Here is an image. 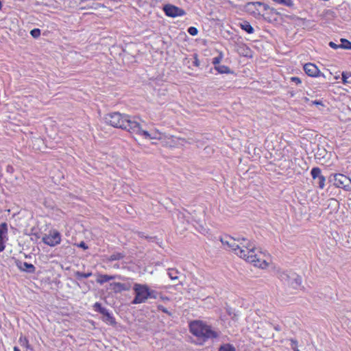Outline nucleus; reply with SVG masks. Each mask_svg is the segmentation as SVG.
Segmentation results:
<instances>
[{"label": "nucleus", "instance_id": "1", "mask_svg": "<svg viewBox=\"0 0 351 351\" xmlns=\"http://www.w3.org/2000/svg\"><path fill=\"white\" fill-rule=\"evenodd\" d=\"M224 246H227L240 258L252 263L254 266L265 269L268 267L269 257L262 252H256L255 245L244 237L237 238L226 236L221 239Z\"/></svg>", "mask_w": 351, "mask_h": 351}, {"label": "nucleus", "instance_id": "2", "mask_svg": "<svg viewBox=\"0 0 351 351\" xmlns=\"http://www.w3.org/2000/svg\"><path fill=\"white\" fill-rule=\"evenodd\" d=\"M104 120L107 124L114 128L125 130L131 134L141 136L145 139H152L150 134L143 128L139 119L135 117L114 112L107 114Z\"/></svg>", "mask_w": 351, "mask_h": 351}, {"label": "nucleus", "instance_id": "3", "mask_svg": "<svg viewBox=\"0 0 351 351\" xmlns=\"http://www.w3.org/2000/svg\"><path fill=\"white\" fill-rule=\"evenodd\" d=\"M189 328L191 332L197 337L199 344H203L208 340H213L219 337V332L217 330L202 321L192 322Z\"/></svg>", "mask_w": 351, "mask_h": 351}, {"label": "nucleus", "instance_id": "4", "mask_svg": "<svg viewBox=\"0 0 351 351\" xmlns=\"http://www.w3.org/2000/svg\"><path fill=\"white\" fill-rule=\"evenodd\" d=\"M133 289L135 293V298L132 301V304H141L145 302L150 295V292L146 285L140 284H134Z\"/></svg>", "mask_w": 351, "mask_h": 351}, {"label": "nucleus", "instance_id": "5", "mask_svg": "<svg viewBox=\"0 0 351 351\" xmlns=\"http://www.w3.org/2000/svg\"><path fill=\"white\" fill-rule=\"evenodd\" d=\"M334 185L346 191H351V179L343 174L337 173L334 176Z\"/></svg>", "mask_w": 351, "mask_h": 351}, {"label": "nucleus", "instance_id": "6", "mask_svg": "<svg viewBox=\"0 0 351 351\" xmlns=\"http://www.w3.org/2000/svg\"><path fill=\"white\" fill-rule=\"evenodd\" d=\"M95 311L99 312L103 315L102 320L106 324L114 326L116 324L114 317L110 313L108 310L101 306L99 302H95L93 305Z\"/></svg>", "mask_w": 351, "mask_h": 351}, {"label": "nucleus", "instance_id": "7", "mask_svg": "<svg viewBox=\"0 0 351 351\" xmlns=\"http://www.w3.org/2000/svg\"><path fill=\"white\" fill-rule=\"evenodd\" d=\"M42 241L44 243L51 247H54L61 242L60 233L56 230H50L48 234H45Z\"/></svg>", "mask_w": 351, "mask_h": 351}, {"label": "nucleus", "instance_id": "8", "mask_svg": "<svg viewBox=\"0 0 351 351\" xmlns=\"http://www.w3.org/2000/svg\"><path fill=\"white\" fill-rule=\"evenodd\" d=\"M163 10L167 16L173 18L182 16L186 14L183 9L171 4L164 5Z\"/></svg>", "mask_w": 351, "mask_h": 351}, {"label": "nucleus", "instance_id": "9", "mask_svg": "<svg viewBox=\"0 0 351 351\" xmlns=\"http://www.w3.org/2000/svg\"><path fill=\"white\" fill-rule=\"evenodd\" d=\"M8 229L6 223L0 224V252L5 248V243L8 241Z\"/></svg>", "mask_w": 351, "mask_h": 351}, {"label": "nucleus", "instance_id": "10", "mask_svg": "<svg viewBox=\"0 0 351 351\" xmlns=\"http://www.w3.org/2000/svg\"><path fill=\"white\" fill-rule=\"evenodd\" d=\"M304 70L305 73L310 77H319L322 76L325 77L324 75L322 73L317 66L313 63H306L304 65Z\"/></svg>", "mask_w": 351, "mask_h": 351}, {"label": "nucleus", "instance_id": "11", "mask_svg": "<svg viewBox=\"0 0 351 351\" xmlns=\"http://www.w3.org/2000/svg\"><path fill=\"white\" fill-rule=\"evenodd\" d=\"M121 277L119 275H107V274H99L97 276L96 282L99 285H103L111 280L121 279Z\"/></svg>", "mask_w": 351, "mask_h": 351}, {"label": "nucleus", "instance_id": "12", "mask_svg": "<svg viewBox=\"0 0 351 351\" xmlns=\"http://www.w3.org/2000/svg\"><path fill=\"white\" fill-rule=\"evenodd\" d=\"M17 266L20 270L29 274L34 273L36 270V267L32 264L26 262L20 261L17 263Z\"/></svg>", "mask_w": 351, "mask_h": 351}, {"label": "nucleus", "instance_id": "13", "mask_svg": "<svg viewBox=\"0 0 351 351\" xmlns=\"http://www.w3.org/2000/svg\"><path fill=\"white\" fill-rule=\"evenodd\" d=\"M110 287L116 293L121 292L122 291H128L130 289L129 284L121 282L110 283Z\"/></svg>", "mask_w": 351, "mask_h": 351}, {"label": "nucleus", "instance_id": "14", "mask_svg": "<svg viewBox=\"0 0 351 351\" xmlns=\"http://www.w3.org/2000/svg\"><path fill=\"white\" fill-rule=\"evenodd\" d=\"M293 272L288 273L284 270H278L277 271V277L285 284L287 285L289 280H291L290 276H292Z\"/></svg>", "mask_w": 351, "mask_h": 351}, {"label": "nucleus", "instance_id": "15", "mask_svg": "<svg viewBox=\"0 0 351 351\" xmlns=\"http://www.w3.org/2000/svg\"><path fill=\"white\" fill-rule=\"evenodd\" d=\"M291 280L288 282L287 285L293 287V289H298L302 284V278L298 274L293 273L292 276H290Z\"/></svg>", "mask_w": 351, "mask_h": 351}, {"label": "nucleus", "instance_id": "16", "mask_svg": "<svg viewBox=\"0 0 351 351\" xmlns=\"http://www.w3.org/2000/svg\"><path fill=\"white\" fill-rule=\"evenodd\" d=\"M180 271L176 268H169L167 269V275L171 280H178Z\"/></svg>", "mask_w": 351, "mask_h": 351}, {"label": "nucleus", "instance_id": "17", "mask_svg": "<svg viewBox=\"0 0 351 351\" xmlns=\"http://www.w3.org/2000/svg\"><path fill=\"white\" fill-rule=\"evenodd\" d=\"M215 69L216 71H217L218 73H221V74H223V73L228 74V73H232L230 69L226 65L219 64L217 66H215Z\"/></svg>", "mask_w": 351, "mask_h": 351}, {"label": "nucleus", "instance_id": "18", "mask_svg": "<svg viewBox=\"0 0 351 351\" xmlns=\"http://www.w3.org/2000/svg\"><path fill=\"white\" fill-rule=\"evenodd\" d=\"M177 217L178 219L180 221V222L182 224L183 229H186V225L189 223L188 219H185V215L182 212H178L177 213Z\"/></svg>", "mask_w": 351, "mask_h": 351}, {"label": "nucleus", "instance_id": "19", "mask_svg": "<svg viewBox=\"0 0 351 351\" xmlns=\"http://www.w3.org/2000/svg\"><path fill=\"white\" fill-rule=\"evenodd\" d=\"M241 28L247 32L248 34H252L254 33V28L252 27V25L250 24L247 21H243L240 24Z\"/></svg>", "mask_w": 351, "mask_h": 351}, {"label": "nucleus", "instance_id": "20", "mask_svg": "<svg viewBox=\"0 0 351 351\" xmlns=\"http://www.w3.org/2000/svg\"><path fill=\"white\" fill-rule=\"evenodd\" d=\"M247 5L252 6L256 9H258V8L259 7H263L264 10H267L268 9H269V6L268 5L261 3L260 1L250 2L247 3Z\"/></svg>", "mask_w": 351, "mask_h": 351}, {"label": "nucleus", "instance_id": "21", "mask_svg": "<svg viewBox=\"0 0 351 351\" xmlns=\"http://www.w3.org/2000/svg\"><path fill=\"white\" fill-rule=\"evenodd\" d=\"M155 300H157V302L159 301L163 302L164 303L169 302V298L167 295H162L161 293L155 291Z\"/></svg>", "mask_w": 351, "mask_h": 351}, {"label": "nucleus", "instance_id": "22", "mask_svg": "<svg viewBox=\"0 0 351 351\" xmlns=\"http://www.w3.org/2000/svg\"><path fill=\"white\" fill-rule=\"evenodd\" d=\"M311 174L314 180H317L322 175L321 169L319 167H314L311 169Z\"/></svg>", "mask_w": 351, "mask_h": 351}, {"label": "nucleus", "instance_id": "23", "mask_svg": "<svg viewBox=\"0 0 351 351\" xmlns=\"http://www.w3.org/2000/svg\"><path fill=\"white\" fill-rule=\"evenodd\" d=\"M92 274V272L83 273L79 271L75 272V276L78 280H81L82 278H87L88 277H90Z\"/></svg>", "mask_w": 351, "mask_h": 351}, {"label": "nucleus", "instance_id": "24", "mask_svg": "<svg viewBox=\"0 0 351 351\" xmlns=\"http://www.w3.org/2000/svg\"><path fill=\"white\" fill-rule=\"evenodd\" d=\"M124 256H125V255L123 254L120 253V252H116V253L111 254L110 256V257L108 258V260L110 261H117V260L122 259Z\"/></svg>", "mask_w": 351, "mask_h": 351}, {"label": "nucleus", "instance_id": "25", "mask_svg": "<svg viewBox=\"0 0 351 351\" xmlns=\"http://www.w3.org/2000/svg\"><path fill=\"white\" fill-rule=\"evenodd\" d=\"M340 41H341V49H351V42H350L349 40H348L345 38H341L340 40Z\"/></svg>", "mask_w": 351, "mask_h": 351}, {"label": "nucleus", "instance_id": "26", "mask_svg": "<svg viewBox=\"0 0 351 351\" xmlns=\"http://www.w3.org/2000/svg\"><path fill=\"white\" fill-rule=\"evenodd\" d=\"M19 342L22 346L25 347L27 349L32 350V348L29 343V341L26 337H21L19 338Z\"/></svg>", "mask_w": 351, "mask_h": 351}, {"label": "nucleus", "instance_id": "27", "mask_svg": "<svg viewBox=\"0 0 351 351\" xmlns=\"http://www.w3.org/2000/svg\"><path fill=\"white\" fill-rule=\"evenodd\" d=\"M223 55L222 52H219V56L213 58L212 63L217 66L219 65V63L222 60Z\"/></svg>", "mask_w": 351, "mask_h": 351}, {"label": "nucleus", "instance_id": "28", "mask_svg": "<svg viewBox=\"0 0 351 351\" xmlns=\"http://www.w3.org/2000/svg\"><path fill=\"white\" fill-rule=\"evenodd\" d=\"M316 180V184L318 185L319 188L323 189L325 186L326 179L324 176L322 175L319 177Z\"/></svg>", "mask_w": 351, "mask_h": 351}, {"label": "nucleus", "instance_id": "29", "mask_svg": "<svg viewBox=\"0 0 351 351\" xmlns=\"http://www.w3.org/2000/svg\"><path fill=\"white\" fill-rule=\"evenodd\" d=\"M276 3L282 4L288 7H292L293 3L292 0H274Z\"/></svg>", "mask_w": 351, "mask_h": 351}, {"label": "nucleus", "instance_id": "30", "mask_svg": "<svg viewBox=\"0 0 351 351\" xmlns=\"http://www.w3.org/2000/svg\"><path fill=\"white\" fill-rule=\"evenodd\" d=\"M219 351H235V349L230 344H225L220 348Z\"/></svg>", "mask_w": 351, "mask_h": 351}, {"label": "nucleus", "instance_id": "31", "mask_svg": "<svg viewBox=\"0 0 351 351\" xmlns=\"http://www.w3.org/2000/svg\"><path fill=\"white\" fill-rule=\"evenodd\" d=\"M30 34L33 38H38L40 36V29L38 28H35L31 30Z\"/></svg>", "mask_w": 351, "mask_h": 351}, {"label": "nucleus", "instance_id": "32", "mask_svg": "<svg viewBox=\"0 0 351 351\" xmlns=\"http://www.w3.org/2000/svg\"><path fill=\"white\" fill-rule=\"evenodd\" d=\"M342 82L343 84L348 83V79L351 77V73L350 72H343L342 74Z\"/></svg>", "mask_w": 351, "mask_h": 351}, {"label": "nucleus", "instance_id": "33", "mask_svg": "<svg viewBox=\"0 0 351 351\" xmlns=\"http://www.w3.org/2000/svg\"><path fill=\"white\" fill-rule=\"evenodd\" d=\"M291 348L293 351H300L298 348V341L295 339H291Z\"/></svg>", "mask_w": 351, "mask_h": 351}, {"label": "nucleus", "instance_id": "34", "mask_svg": "<svg viewBox=\"0 0 351 351\" xmlns=\"http://www.w3.org/2000/svg\"><path fill=\"white\" fill-rule=\"evenodd\" d=\"M187 31L191 36H196L198 34V30L195 27H189Z\"/></svg>", "mask_w": 351, "mask_h": 351}, {"label": "nucleus", "instance_id": "35", "mask_svg": "<svg viewBox=\"0 0 351 351\" xmlns=\"http://www.w3.org/2000/svg\"><path fill=\"white\" fill-rule=\"evenodd\" d=\"M329 46L334 49H339L341 48V44L340 45H337L336 43H335L334 42H330L329 43Z\"/></svg>", "mask_w": 351, "mask_h": 351}, {"label": "nucleus", "instance_id": "36", "mask_svg": "<svg viewBox=\"0 0 351 351\" xmlns=\"http://www.w3.org/2000/svg\"><path fill=\"white\" fill-rule=\"evenodd\" d=\"M291 81L295 82L296 84H300L302 83L301 80L298 77H291Z\"/></svg>", "mask_w": 351, "mask_h": 351}, {"label": "nucleus", "instance_id": "37", "mask_svg": "<svg viewBox=\"0 0 351 351\" xmlns=\"http://www.w3.org/2000/svg\"><path fill=\"white\" fill-rule=\"evenodd\" d=\"M157 307L158 308V310H160L162 311V312L164 313H166L167 314H169V311H167V308H164L161 304H158L157 305Z\"/></svg>", "mask_w": 351, "mask_h": 351}, {"label": "nucleus", "instance_id": "38", "mask_svg": "<svg viewBox=\"0 0 351 351\" xmlns=\"http://www.w3.org/2000/svg\"><path fill=\"white\" fill-rule=\"evenodd\" d=\"M155 140L158 139L160 140L162 138V134L159 133L158 131L155 130V136H154Z\"/></svg>", "mask_w": 351, "mask_h": 351}, {"label": "nucleus", "instance_id": "39", "mask_svg": "<svg viewBox=\"0 0 351 351\" xmlns=\"http://www.w3.org/2000/svg\"><path fill=\"white\" fill-rule=\"evenodd\" d=\"M200 230H199V232L202 233V234H205L206 233L208 232V230L206 228H204L202 226H200Z\"/></svg>", "mask_w": 351, "mask_h": 351}, {"label": "nucleus", "instance_id": "40", "mask_svg": "<svg viewBox=\"0 0 351 351\" xmlns=\"http://www.w3.org/2000/svg\"><path fill=\"white\" fill-rule=\"evenodd\" d=\"M312 104H314V105H323L322 102L321 101H312Z\"/></svg>", "mask_w": 351, "mask_h": 351}, {"label": "nucleus", "instance_id": "41", "mask_svg": "<svg viewBox=\"0 0 351 351\" xmlns=\"http://www.w3.org/2000/svg\"><path fill=\"white\" fill-rule=\"evenodd\" d=\"M80 247L86 249L87 247L85 245V243L84 242H82L80 245Z\"/></svg>", "mask_w": 351, "mask_h": 351}, {"label": "nucleus", "instance_id": "42", "mask_svg": "<svg viewBox=\"0 0 351 351\" xmlns=\"http://www.w3.org/2000/svg\"><path fill=\"white\" fill-rule=\"evenodd\" d=\"M194 64L197 66H199V62L197 59H196L195 61L194 62Z\"/></svg>", "mask_w": 351, "mask_h": 351}, {"label": "nucleus", "instance_id": "43", "mask_svg": "<svg viewBox=\"0 0 351 351\" xmlns=\"http://www.w3.org/2000/svg\"><path fill=\"white\" fill-rule=\"evenodd\" d=\"M14 351H21V350H19V348H17V347H16V346H15V347L14 348Z\"/></svg>", "mask_w": 351, "mask_h": 351}, {"label": "nucleus", "instance_id": "44", "mask_svg": "<svg viewBox=\"0 0 351 351\" xmlns=\"http://www.w3.org/2000/svg\"><path fill=\"white\" fill-rule=\"evenodd\" d=\"M1 7H2V3H1V1H0V10L1 9Z\"/></svg>", "mask_w": 351, "mask_h": 351}, {"label": "nucleus", "instance_id": "45", "mask_svg": "<svg viewBox=\"0 0 351 351\" xmlns=\"http://www.w3.org/2000/svg\"><path fill=\"white\" fill-rule=\"evenodd\" d=\"M114 267H117V268H118V267H119V266H118V265H114Z\"/></svg>", "mask_w": 351, "mask_h": 351}]
</instances>
